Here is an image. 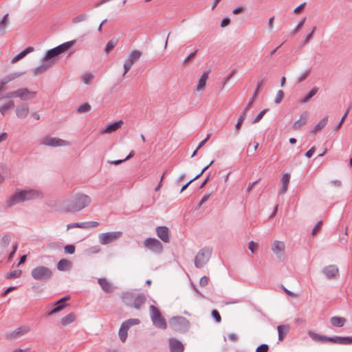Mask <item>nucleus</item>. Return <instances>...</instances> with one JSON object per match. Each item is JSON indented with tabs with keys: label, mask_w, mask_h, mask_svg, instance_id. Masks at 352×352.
Returning <instances> with one entry per match:
<instances>
[{
	"label": "nucleus",
	"mask_w": 352,
	"mask_h": 352,
	"mask_svg": "<svg viewBox=\"0 0 352 352\" xmlns=\"http://www.w3.org/2000/svg\"><path fill=\"white\" fill-rule=\"evenodd\" d=\"M42 197V193L37 190L34 189H25L22 190H16L9 199L6 201L7 207H11L20 202L29 201L34 199L40 198Z\"/></svg>",
	"instance_id": "obj_1"
},
{
	"label": "nucleus",
	"mask_w": 352,
	"mask_h": 352,
	"mask_svg": "<svg viewBox=\"0 0 352 352\" xmlns=\"http://www.w3.org/2000/svg\"><path fill=\"white\" fill-rule=\"evenodd\" d=\"M308 335L309 337L316 342H319L322 343H324L327 341L331 342L335 344H342V345H350L352 344V337L346 336H333V337H328L326 336H323L314 331H309Z\"/></svg>",
	"instance_id": "obj_2"
},
{
	"label": "nucleus",
	"mask_w": 352,
	"mask_h": 352,
	"mask_svg": "<svg viewBox=\"0 0 352 352\" xmlns=\"http://www.w3.org/2000/svg\"><path fill=\"white\" fill-rule=\"evenodd\" d=\"M91 201V198L85 194H76L67 206V211L76 212L88 206Z\"/></svg>",
	"instance_id": "obj_3"
},
{
	"label": "nucleus",
	"mask_w": 352,
	"mask_h": 352,
	"mask_svg": "<svg viewBox=\"0 0 352 352\" xmlns=\"http://www.w3.org/2000/svg\"><path fill=\"white\" fill-rule=\"evenodd\" d=\"M31 276L36 280L47 282L52 278L53 272L50 268L39 265L32 270Z\"/></svg>",
	"instance_id": "obj_4"
},
{
	"label": "nucleus",
	"mask_w": 352,
	"mask_h": 352,
	"mask_svg": "<svg viewBox=\"0 0 352 352\" xmlns=\"http://www.w3.org/2000/svg\"><path fill=\"white\" fill-rule=\"evenodd\" d=\"M170 328L175 331L184 333L186 332L190 327L189 321L182 316H175L169 320Z\"/></svg>",
	"instance_id": "obj_5"
},
{
	"label": "nucleus",
	"mask_w": 352,
	"mask_h": 352,
	"mask_svg": "<svg viewBox=\"0 0 352 352\" xmlns=\"http://www.w3.org/2000/svg\"><path fill=\"white\" fill-rule=\"evenodd\" d=\"M151 319L154 326L159 329H165L167 324L164 318L162 316L160 310L154 305L149 307Z\"/></svg>",
	"instance_id": "obj_6"
},
{
	"label": "nucleus",
	"mask_w": 352,
	"mask_h": 352,
	"mask_svg": "<svg viewBox=\"0 0 352 352\" xmlns=\"http://www.w3.org/2000/svg\"><path fill=\"white\" fill-rule=\"evenodd\" d=\"M212 253V249L205 247L201 249L195 258V265L197 268H201L205 265L209 261Z\"/></svg>",
	"instance_id": "obj_7"
},
{
	"label": "nucleus",
	"mask_w": 352,
	"mask_h": 352,
	"mask_svg": "<svg viewBox=\"0 0 352 352\" xmlns=\"http://www.w3.org/2000/svg\"><path fill=\"white\" fill-rule=\"evenodd\" d=\"M36 95V91L29 90L28 88H21L8 92V98H19L23 101L33 99Z\"/></svg>",
	"instance_id": "obj_8"
},
{
	"label": "nucleus",
	"mask_w": 352,
	"mask_h": 352,
	"mask_svg": "<svg viewBox=\"0 0 352 352\" xmlns=\"http://www.w3.org/2000/svg\"><path fill=\"white\" fill-rule=\"evenodd\" d=\"M122 236V232L120 231L108 232L101 233L98 235L99 243L102 245H107L116 241Z\"/></svg>",
	"instance_id": "obj_9"
},
{
	"label": "nucleus",
	"mask_w": 352,
	"mask_h": 352,
	"mask_svg": "<svg viewBox=\"0 0 352 352\" xmlns=\"http://www.w3.org/2000/svg\"><path fill=\"white\" fill-rule=\"evenodd\" d=\"M41 144L49 146H68L70 144L62 139L55 137H45L41 142Z\"/></svg>",
	"instance_id": "obj_10"
},
{
	"label": "nucleus",
	"mask_w": 352,
	"mask_h": 352,
	"mask_svg": "<svg viewBox=\"0 0 352 352\" xmlns=\"http://www.w3.org/2000/svg\"><path fill=\"white\" fill-rule=\"evenodd\" d=\"M144 246L155 253H161L163 250L162 243L155 238H147L144 241Z\"/></svg>",
	"instance_id": "obj_11"
},
{
	"label": "nucleus",
	"mask_w": 352,
	"mask_h": 352,
	"mask_svg": "<svg viewBox=\"0 0 352 352\" xmlns=\"http://www.w3.org/2000/svg\"><path fill=\"white\" fill-rule=\"evenodd\" d=\"M30 331V327L29 326L23 325L10 332H9L6 335V338L9 340L16 339L19 337H21V336L28 333Z\"/></svg>",
	"instance_id": "obj_12"
},
{
	"label": "nucleus",
	"mask_w": 352,
	"mask_h": 352,
	"mask_svg": "<svg viewBox=\"0 0 352 352\" xmlns=\"http://www.w3.org/2000/svg\"><path fill=\"white\" fill-rule=\"evenodd\" d=\"M322 272L328 279L336 278L339 276V270L336 265L326 266Z\"/></svg>",
	"instance_id": "obj_13"
},
{
	"label": "nucleus",
	"mask_w": 352,
	"mask_h": 352,
	"mask_svg": "<svg viewBox=\"0 0 352 352\" xmlns=\"http://www.w3.org/2000/svg\"><path fill=\"white\" fill-rule=\"evenodd\" d=\"M52 65L53 63H52V62H50L43 57L41 64L33 69L32 72L36 76L41 75L47 70Z\"/></svg>",
	"instance_id": "obj_14"
},
{
	"label": "nucleus",
	"mask_w": 352,
	"mask_h": 352,
	"mask_svg": "<svg viewBox=\"0 0 352 352\" xmlns=\"http://www.w3.org/2000/svg\"><path fill=\"white\" fill-rule=\"evenodd\" d=\"M156 233L157 236L164 242L168 243L169 238V230L166 226H158L156 228Z\"/></svg>",
	"instance_id": "obj_15"
},
{
	"label": "nucleus",
	"mask_w": 352,
	"mask_h": 352,
	"mask_svg": "<svg viewBox=\"0 0 352 352\" xmlns=\"http://www.w3.org/2000/svg\"><path fill=\"white\" fill-rule=\"evenodd\" d=\"M69 299V296H67L61 298L59 300H58L56 303V306L48 313V316H51L54 314L62 309H63L66 307L65 301Z\"/></svg>",
	"instance_id": "obj_16"
},
{
	"label": "nucleus",
	"mask_w": 352,
	"mask_h": 352,
	"mask_svg": "<svg viewBox=\"0 0 352 352\" xmlns=\"http://www.w3.org/2000/svg\"><path fill=\"white\" fill-rule=\"evenodd\" d=\"M30 112L29 107L25 104L17 105L16 107V116L20 119L25 118Z\"/></svg>",
	"instance_id": "obj_17"
},
{
	"label": "nucleus",
	"mask_w": 352,
	"mask_h": 352,
	"mask_svg": "<svg viewBox=\"0 0 352 352\" xmlns=\"http://www.w3.org/2000/svg\"><path fill=\"white\" fill-rule=\"evenodd\" d=\"M170 352H184V345L181 342L175 338L169 340Z\"/></svg>",
	"instance_id": "obj_18"
},
{
	"label": "nucleus",
	"mask_w": 352,
	"mask_h": 352,
	"mask_svg": "<svg viewBox=\"0 0 352 352\" xmlns=\"http://www.w3.org/2000/svg\"><path fill=\"white\" fill-rule=\"evenodd\" d=\"M124 122L122 120H118L117 122H115L113 123L109 124L107 125L105 129H104L102 131V133H111L116 131H117L118 129H120L122 125Z\"/></svg>",
	"instance_id": "obj_19"
},
{
	"label": "nucleus",
	"mask_w": 352,
	"mask_h": 352,
	"mask_svg": "<svg viewBox=\"0 0 352 352\" xmlns=\"http://www.w3.org/2000/svg\"><path fill=\"white\" fill-rule=\"evenodd\" d=\"M309 113L307 111H304L301 113L299 120L296 121L293 125V129L295 130L300 129L303 125H305L308 120Z\"/></svg>",
	"instance_id": "obj_20"
},
{
	"label": "nucleus",
	"mask_w": 352,
	"mask_h": 352,
	"mask_svg": "<svg viewBox=\"0 0 352 352\" xmlns=\"http://www.w3.org/2000/svg\"><path fill=\"white\" fill-rule=\"evenodd\" d=\"M289 180L290 175L289 173H285L281 178L282 186L278 191V195H283L287 191Z\"/></svg>",
	"instance_id": "obj_21"
},
{
	"label": "nucleus",
	"mask_w": 352,
	"mask_h": 352,
	"mask_svg": "<svg viewBox=\"0 0 352 352\" xmlns=\"http://www.w3.org/2000/svg\"><path fill=\"white\" fill-rule=\"evenodd\" d=\"M210 71L204 72L199 79L198 84L196 88L197 91H201L204 89L207 80L208 79Z\"/></svg>",
	"instance_id": "obj_22"
},
{
	"label": "nucleus",
	"mask_w": 352,
	"mask_h": 352,
	"mask_svg": "<svg viewBox=\"0 0 352 352\" xmlns=\"http://www.w3.org/2000/svg\"><path fill=\"white\" fill-rule=\"evenodd\" d=\"M72 267V263L65 258L60 259L57 263V269L59 271H68Z\"/></svg>",
	"instance_id": "obj_23"
},
{
	"label": "nucleus",
	"mask_w": 352,
	"mask_h": 352,
	"mask_svg": "<svg viewBox=\"0 0 352 352\" xmlns=\"http://www.w3.org/2000/svg\"><path fill=\"white\" fill-rule=\"evenodd\" d=\"M98 283L105 292L111 293L113 292L111 284L106 278H100L98 279Z\"/></svg>",
	"instance_id": "obj_24"
},
{
	"label": "nucleus",
	"mask_w": 352,
	"mask_h": 352,
	"mask_svg": "<svg viewBox=\"0 0 352 352\" xmlns=\"http://www.w3.org/2000/svg\"><path fill=\"white\" fill-rule=\"evenodd\" d=\"M8 16L9 14L7 13L0 19V36L6 33L10 23Z\"/></svg>",
	"instance_id": "obj_25"
},
{
	"label": "nucleus",
	"mask_w": 352,
	"mask_h": 352,
	"mask_svg": "<svg viewBox=\"0 0 352 352\" xmlns=\"http://www.w3.org/2000/svg\"><path fill=\"white\" fill-rule=\"evenodd\" d=\"M76 43V41H70L65 42L61 45H59L58 46L56 47L57 52L60 54L67 50H68L70 47H72L73 45H74Z\"/></svg>",
	"instance_id": "obj_26"
},
{
	"label": "nucleus",
	"mask_w": 352,
	"mask_h": 352,
	"mask_svg": "<svg viewBox=\"0 0 352 352\" xmlns=\"http://www.w3.org/2000/svg\"><path fill=\"white\" fill-rule=\"evenodd\" d=\"M76 43V41H70L65 42L61 45H59L58 46L56 47L57 52L60 54L67 50H68L70 47H72L73 45H74Z\"/></svg>",
	"instance_id": "obj_27"
},
{
	"label": "nucleus",
	"mask_w": 352,
	"mask_h": 352,
	"mask_svg": "<svg viewBox=\"0 0 352 352\" xmlns=\"http://www.w3.org/2000/svg\"><path fill=\"white\" fill-rule=\"evenodd\" d=\"M34 50V47H28L25 50L20 52L19 54H17L16 56H14L12 60L11 63L14 64L20 60L21 59L23 58L26 55H28L29 53L32 52Z\"/></svg>",
	"instance_id": "obj_28"
},
{
	"label": "nucleus",
	"mask_w": 352,
	"mask_h": 352,
	"mask_svg": "<svg viewBox=\"0 0 352 352\" xmlns=\"http://www.w3.org/2000/svg\"><path fill=\"white\" fill-rule=\"evenodd\" d=\"M289 324L278 325L277 327L278 333V340L282 341L289 331Z\"/></svg>",
	"instance_id": "obj_29"
},
{
	"label": "nucleus",
	"mask_w": 352,
	"mask_h": 352,
	"mask_svg": "<svg viewBox=\"0 0 352 352\" xmlns=\"http://www.w3.org/2000/svg\"><path fill=\"white\" fill-rule=\"evenodd\" d=\"M319 88L314 87L303 98L300 100V103L306 104L307 103L318 91Z\"/></svg>",
	"instance_id": "obj_30"
},
{
	"label": "nucleus",
	"mask_w": 352,
	"mask_h": 352,
	"mask_svg": "<svg viewBox=\"0 0 352 352\" xmlns=\"http://www.w3.org/2000/svg\"><path fill=\"white\" fill-rule=\"evenodd\" d=\"M263 85V80H260L257 82V85H256V90L253 94V96L252 98L250 99V100L249 101V102L248 103V104L246 105V107H245V111H248L252 107V104L254 102V100L256 98V97L258 95V93L259 91V89L261 87V86Z\"/></svg>",
	"instance_id": "obj_31"
},
{
	"label": "nucleus",
	"mask_w": 352,
	"mask_h": 352,
	"mask_svg": "<svg viewBox=\"0 0 352 352\" xmlns=\"http://www.w3.org/2000/svg\"><path fill=\"white\" fill-rule=\"evenodd\" d=\"M285 243L283 241H275L272 245V250L276 254L283 252L285 250Z\"/></svg>",
	"instance_id": "obj_32"
},
{
	"label": "nucleus",
	"mask_w": 352,
	"mask_h": 352,
	"mask_svg": "<svg viewBox=\"0 0 352 352\" xmlns=\"http://www.w3.org/2000/svg\"><path fill=\"white\" fill-rule=\"evenodd\" d=\"M146 302V296L143 294H139L135 298L133 306L136 309H140Z\"/></svg>",
	"instance_id": "obj_33"
},
{
	"label": "nucleus",
	"mask_w": 352,
	"mask_h": 352,
	"mask_svg": "<svg viewBox=\"0 0 352 352\" xmlns=\"http://www.w3.org/2000/svg\"><path fill=\"white\" fill-rule=\"evenodd\" d=\"M59 54L57 52L56 47H54L47 52L44 58L54 64L56 60V57Z\"/></svg>",
	"instance_id": "obj_34"
},
{
	"label": "nucleus",
	"mask_w": 352,
	"mask_h": 352,
	"mask_svg": "<svg viewBox=\"0 0 352 352\" xmlns=\"http://www.w3.org/2000/svg\"><path fill=\"white\" fill-rule=\"evenodd\" d=\"M345 322V318L342 317L333 316L331 317L330 319L331 324L336 327H342V326H344Z\"/></svg>",
	"instance_id": "obj_35"
},
{
	"label": "nucleus",
	"mask_w": 352,
	"mask_h": 352,
	"mask_svg": "<svg viewBox=\"0 0 352 352\" xmlns=\"http://www.w3.org/2000/svg\"><path fill=\"white\" fill-rule=\"evenodd\" d=\"M14 107V102L13 100H8L7 102L0 106V113L4 116L9 109H12Z\"/></svg>",
	"instance_id": "obj_36"
},
{
	"label": "nucleus",
	"mask_w": 352,
	"mask_h": 352,
	"mask_svg": "<svg viewBox=\"0 0 352 352\" xmlns=\"http://www.w3.org/2000/svg\"><path fill=\"white\" fill-rule=\"evenodd\" d=\"M129 329V328L127 326L124 325V323L123 322L119 329V337L122 342H125L126 340L127 331Z\"/></svg>",
	"instance_id": "obj_37"
},
{
	"label": "nucleus",
	"mask_w": 352,
	"mask_h": 352,
	"mask_svg": "<svg viewBox=\"0 0 352 352\" xmlns=\"http://www.w3.org/2000/svg\"><path fill=\"white\" fill-rule=\"evenodd\" d=\"M327 122H328V116H327L315 125V126L314 127V129L312 130V132L316 133V132L322 130L325 126Z\"/></svg>",
	"instance_id": "obj_38"
},
{
	"label": "nucleus",
	"mask_w": 352,
	"mask_h": 352,
	"mask_svg": "<svg viewBox=\"0 0 352 352\" xmlns=\"http://www.w3.org/2000/svg\"><path fill=\"white\" fill-rule=\"evenodd\" d=\"M75 319H76L75 314L74 313H70L62 318L61 324L63 326H67L69 324L73 322L75 320Z\"/></svg>",
	"instance_id": "obj_39"
},
{
	"label": "nucleus",
	"mask_w": 352,
	"mask_h": 352,
	"mask_svg": "<svg viewBox=\"0 0 352 352\" xmlns=\"http://www.w3.org/2000/svg\"><path fill=\"white\" fill-rule=\"evenodd\" d=\"M118 42V40L117 38H112L109 41L105 46L104 52L106 53H109L117 45Z\"/></svg>",
	"instance_id": "obj_40"
},
{
	"label": "nucleus",
	"mask_w": 352,
	"mask_h": 352,
	"mask_svg": "<svg viewBox=\"0 0 352 352\" xmlns=\"http://www.w3.org/2000/svg\"><path fill=\"white\" fill-rule=\"evenodd\" d=\"M352 108V102H351L349 104V107L347 108L346 112L344 113V116H342V119L340 120V121H339V123L338 124V125H336L334 128V131H337L340 129V128L341 127V126L342 125L344 120L346 119L350 109Z\"/></svg>",
	"instance_id": "obj_41"
},
{
	"label": "nucleus",
	"mask_w": 352,
	"mask_h": 352,
	"mask_svg": "<svg viewBox=\"0 0 352 352\" xmlns=\"http://www.w3.org/2000/svg\"><path fill=\"white\" fill-rule=\"evenodd\" d=\"M22 271L21 270H14L6 275L7 279L16 278L21 276Z\"/></svg>",
	"instance_id": "obj_42"
},
{
	"label": "nucleus",
	"mask_w": 352,
	"mask_h": 352,
	"mask_svg": "<svg viewBox=\"0 0 352 352\" xmlns=\"http://www.w3.org/2000/svg\"><path fill=\"white\" fill-rule=\"evenodd\" d=\"M142 56V53L139 50H133L129 55L128 59L133 60V63H135Z\"/></svg>",
	"instance_id": "obj_43"
},
{
	"label": "nucleus",
	"mask_w": 352,
	"mask_h": 352,
	"mask_svg": "<svg viewBox=\"0 0 352 352\" xmlns=\"http://www.w3.org/2000/svg\"><path fill=\"white\" fill-rule=\"evenodd\" d=\"M91 109V106L89 103L85 102L81 105H80L77 111L80 113H86L88 112Z\"/></svg>",
	"instance_id": "obj_44"
},
{
	"label": "nucleus",
	"mask_w": 352,
	"mask_h": 352,
	"mask_svg": "<svg viewBox=\"0 0 352 352\" xmlns=\"http://www.w3.org/2000/svg\"><path fill=\"white\" fill-rule=\"evenodd\" d=\"M247 112L248 111H245V109H244L243 110V113H242V115L239 117L236 125H235V129L236 130H239L245 117H246V114H247Z\"/></svg>",
	"instance_id": "obj_45"
},
{
	"label": "nucleus",
	"mask_w": 352,
	"mask_h": 352,
	"mask_svg": "<svg viewBox=\"0 0 352 352\" xmlns=\"http://www.w3.org/2000/svg\"><path fill=\"white\" fill-rule=\"evenodd\" d=\"M88 224L87 222H82V223H74L68 224L67 228V229H72L74 228H87Z\"/></svg>",
	"instance_id": "obj_46"
},
{
	"label": "nucleus",
	"mask_w": 352,
	"mask_h": 352,
	"mask_svg": "<svg viewBox=\"0 0 352 352\" xmlns=\"http://www.w3.org/2000/svg\"><path fill=\"white\" fill-rule=\"evenodd\" d=\"M87 18H88V15L85 13H83V14L78 15L77 16H75L72 19V22L74 23H80V22L87 20Z\"/></svg>",
	"instance_id": "obj_47"
},
{
	"label": "nucleus",
	"mask_w": 352,
	"mask_h": 352,
	"mask_svg": "<svg viewBox=\"0 0 352 352\" xmlns=\"http://www.w3.org/2000/svg\"><path fill=\"white\" fill-rule=\"evenodd\" d=\"M25 74V72H14V73L9 74L7 76H8L9 80L11 82V81L21 77V76H23Z\"/></svg>",
	"instance_id": "obj_48"
},
{
	"label": "nucleus",
	"mask_w": 352,
	"mask_h": 352,
	"mask_svg": "<svg viewBox=\"0 0 352 352\" xmlns=\"http://www.w3.org/2000/svg\"><path fill=\"white\" fill-rule=\"evenodd\" d=\"M134 63H133V60H131L129 59H126L125 61H124V73H123V76H125L126 74L129 71V69H131V67H132V65H133Z\"/></svg>",
	"instance_id": "obj_49"
},
{
	"label": "nucleus",
	"mask_w": 352,
	"mask_h": 352,
	"mask_svg": "<svg viewBox=\"0 0 352 352\" xmlns=\"http://www.w3.org/2000/svg\"><path fill=\"white\" fill-rule=\"evenodd\" d=\"M140 321L138 318L129 319L124 322V325L127 326L129 328H130V327H131L133 325L138 324H140Z\"/></svg>",
	"instance_id": "obj_50"
},
{
	"label": "nucleus",
	"mask_w": 352,
	"mask_h": 352,
	"mask_svg": "<svg viewBox=\"0 0 352 352\" xmlns=\"http://www.w3.org/2000/svg\"><path fill=\"white\" fill-rule=\"evenodd\" d=\"M268 111V109H264L263 110H262L256 116V118L252 120V122L253 124H256L257 122H258L264 116V115L267 113V111Z\"/></svg>",
	"instance_id": "obj_51"
},
{
	"label": "nucleus",
	"mask_w": 352,
	"mask_h": 352,
	"mask_svg": "<svg viewBox=\"0 0 352 352\" xmlns=\"http://www.w3.org/2000/svg\"><path fill=\"white\" fill-rule=\"evenodd\" d=\"M10 241H11V237L10 235H8V234L4 235L1 239V245L3 247H7L9 245Z\"/></svg>",
	"instance_id": "obj_52"
},
{
	"label": "nucleus",
	"mask_w": 352,
	"mask_h": 352,
	"mask_svg": "<svg viewBox=\"0 0 352 352\" xmlns=\"http://www.w3.org/2000/svg\"><path fill=\"white\" fill-rule=\"evenodd\" d=\"M284 97V92L282 90L278 91L276 98L274 99V102L278 104L281 102Z\"/></svg>",
	"instance_id": "obj_53"
},
{
	"label": "nucleus",
	"mask_w": 352,
	"mask_h": 352,
	"mask_svg": "<svg viewBox=\"0 0 352 352\" xmlns=\"http://www.w3.org/2000/svg\"><path fill=\"white\" fill-rule=\"evenodd\" d=\"M94 78V76L91 74H86L83 75L82 80L85 84L89 85L92 79Z\"/></svg>",
	"instance_id": "obj_54"
},
{
	"label": "nucleus",
	"mask_w": 352,
	"mask_h": 352,
	"mask_svg": "<svg viewBox=\"0 0 352 352\" xmlns=\"http://www.w3.org/2000/svg\"><path fill=\"white\" fill-rule=\"evenodd\" d=\"M64 250L66 254H72L75 252V246L74 245H67L64 247Z\"/></svg>",
	"instance_id": "obj_55"
},
{
	"label": "nucleus",
	"mask_w": 352,
	"mask_h": 352,
	"mask_svg": "<svg viewBox=\"0 0 352 352\" xmlns=\"http://www.w3.org/2000/svg\"><path fill=\"white\" fill-rule=\"evenodd\" d=\"M211 314L217 322L219 323L221 321V317L217 310H212Z\"/></svg>",
	"instance_id": "obj_56"
},
{
	"label": "nucleus",
	"mask_w": 352,
	"mask_h": 352,
	"mask_svg": "<svg viewBox=\"0 0 352 352\" xmlns=\"http://www.w3.org/2000/svg\"><path fill=\"white\" fill-rule=\"evenodd\" d=\"M10 80L8 76L6 75V76L1 78L0 79V87L6 88V85L10 82Z\"/></svg>",
	"instance_id": "obj_57"
},
{
	"label": "nucleus",
	"mask_w": 352,
	"mask_h": 352,
	"mask_svg": "<svg viewBox=\"0 0 352 352\" xmlns=\"http://www.w3.org/2000/svg\"><path fill=\"white\" fill-rule=\"evenodd\" d=\"M269 346L267 344H262L256 348V352H267Z\"/></svg>",
	"instance_id": "obj_58"
},
{
	"label": "nucleus",
	"mask_w": 352,
	"mask_h": 352,
	"mask_svg": "<svg viewBox=\"0 0 352 352\" xmlns=\"http://www.w3.org/2000/svg\"><path fill=\"white\" fill-rule=\"evenodd\" d=\"M309 71H305L302 73H301L298 78V82H301L303 80H305L309 75Z\"/></svg>",
	"instance_id": "obj_59"
},
{
	"label": "nucleus",
	"mask_w": 352,
	"mask_h": 352,
	"mask_svg": "<svg viewBox=\"0 0 352 352\" xmlns=\"http://www.w3.org/2000/svg\"><path fill=\"white\" fill-rule=\"evenodd\" d=\"M322 224V221H319L317 224L315 226V227L313 228L312 231H311V234L314 236L318 232V230L320 229L321 228V226Z\"/></svg>",
	"instance_id": "obj_60"
},
{
	"label": "nucleus",
	"mask_w": 352,
	"mask_h": 352,
	"mask_svg": "<svg viewBox=\"0 0 352 352\" xmlns=\"http://www.w3.org/2000/svg\"><path fill=\"white\" fill-rule=\"evenodd\" d=\"M6 88L0 87V101L4 98L10 99V98H8V93L5 94Z\"/></svg>",
	"instance_id": "obj_61"
},
{
	"label": "nucleus",
	"mask_w": 352,
	"mask_h": 352,
	"mask_svg": "<svg viewBox=\"0 0 352 352\" xmlns=\"http://www.w3.org/2000/svg\"><path fill=\"white\" fill-rule=\"evenodd\" d=\"M209 278L206 276H204L201 278L199 285L202 287H205L208 284Z\"/></svg>",
	"instance_id": "obj_62"
},
{
	"label": "nucleus",
	"mask_w": 352,
	"mask_h": 352,
	"mask_svg": "<svg viewBox=\"0 0 352 352\" xmlns=\"http://www.w3.org/2000/svg\"><path fill=\"white\" fill-rule=\"evenodd\" d=\"M316 28L314 26L311 32L305 36V40H304L305 43H308L312 38L313 34H314V31L316 30Z\"/></svg>",
	"instance_id": "obj_63"
},
{
	"label": "nucleus",
	"mask_w": 352,
	"mask_h": 352,
	"mask_svg": "<svg viewBox=\"0 0 352 352\" xmlns=\"http://www.w3.org/2000/svg\"><path fill=\"white\" fill-rule=\"evenodd\" d=\"M198 50H195L193 52L190 54L183 61V64L187 63L188 60H190L191 58L195 56L196 54L197 53Z\"/></svg>",
	"instance_id": "obj_64"
}]
</instances>
